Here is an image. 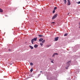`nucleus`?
Wrapping results in <instances>:
<instances>
[{
    "instance_id": "obj_1",
    "label": "nucleus",
    "mask_w": 80,
    "mask_h": 80,
    "mask_svg": "<svg viewBox=\"0 0 80 80\" xmlns=\"http://www.w3.org/2000/svg\"><path fill=\"white\" fill-rule=\"evenodd\" d=\"M37 37H36V38H33V39H32L31 40V43L32 44H33L34 43H33V42H34V41H37Z\"/></svg>"
},
{
    "instance_id": "obj_2",
    "label": "nucleus",
    "mask_w": 80,
    "mask_h": 80,
    "mask_svg": "<svg viewBox=\"0 0 80 80\" xmlns=\"http://www.w3.org/2000/svg\"><path fill=\"white\" fill-rule=\"evenodd\" d=\"M58 15V14H56L55 15H54V16L53 17V18H52V20H54V19H55V18H56V17H57V16Z\"/></svg>"
},
{
    "instance_id": "obj_3",
    "label": "nucleus",
    "mask_w": 80,
    "mask_h": 80,
    "mask_svg": "<svg viewBox=\"0 0 80 80\" xmlns=\"http://www.w3.org/2000/svg\"><path fill=\"white\" fill-rule=\"evenodd\" d=\"M68 5H70V0H68Z\"/></svg>"
},
{
    "instance_id": "obj_4",
    "label": "nucleus",
    "mask_w": 80,
    "mask_h": 80,
    "mask_svg": "<svg viewBox=\"0 0 80 80\" xmlns=\"http://www.w3.org/2000/svg\"><path fill=\"white\" fill-rule=\"evenodd\" d=\"M58 37H57V38H55V39H54V41H58Z\"/></svg>"
},
{
    "instance_id": "obj_5",
    "label": "nucleus",
    "mask_w": 80,
    "mask_h": 80,
    "mask_svg": "<svg viewBox=\"0 0 80 80\" xmlns=\"http://www.w3.org/2000/svg\"><path fill=\"white\" fill-rule=\"evenodd\" d=\"M70 61H69L67 63V65H68H68H70Z\"/></svg>"
},
{
    "instance_id": "obj_6",
    "label": "nucleus",
    "mask_w": 80,
    "mask_h": 80,
    "mask_svg": "<svg viewBox=\"0 0 80 80\" xmlns=\"http://www.w3.org/2000/svg\"><path fill=\"white\" fill-rule=\"evenodd\" d=\"M50 80H56V78H52L50 79Z\"/></svg>"
},
{
    "instance_id": "obj_7",
    "label": "nucleus",
    "mask_w": 80,
    "mask_h": 80,
    "mask_svg": "<svg viewBox=\"0 0 80 80\" xmlns=\"http://www.w3.org/2000/svg\"><path fill=\"white\" fill-rule=\"evenodd\" d=\"M43 40V38H40L39 40V42H42V41Z\"/></svg>"
},
{
    "instance_id": "obj_8",
    "label": "nucleus",
    "mask_w": 80,
    "mask_h": 80,
    "mask_svg": "<svg viewBox=\"0 0 80 80\" xmlns=\"http://www.w3.org/2000/svg\"><path fill=\"white\" fill-rule=\"evenodd\" d=\"M38 45H37V44H35V45H34V48H37V47H38Z\"/></svg>"
},
{
    "instance_id": "obj_9",
    "label": "nucleus",
    "mask_w": 80,
    "mask_h": 80,
    "mask_svg": "<svg viewBox=\"0 0 80 80\" xmlns=\"http://www.w3.org/2000/svg\"><path fill=\"white\" fill-rule=\"evenodd\" d=\"M38 36H39L38 37H43V35H38Z\"/></svg>"
},
{
    "instance_id": "obj_10",
    "label": "nucleus",
    "mask_w": 80,
    "mask_h": 80,
    "mask_svg": "<svg viewBox=\"0 0 80 80\" xmlns=\"http://www.w3.org/2000/svg\"><path fill=\"white\" fill-rule=\"evenodd\" d=\"M29 47H30V48H31V49H33V47L32 46H29Z\"/></svg>"
},
{
    "instance_id": "obj_11",
    "label": "nucleus",
    "mask_w": 80,
    "mask_h": 80,
    "mask_svg": "<svg viewBox=\"0 0 80 80\" xmlns=\"http://www.w3.org/2000/svg\"><path fill=\"white\" fill-rule=\"evenodd\" d=\"M0 12H3V10L1 8H0Z\"/></svg>"
},
{
    "instance_id": "obj_12",
    "label": "nucleus",
    "mask_w": 80,
    "mask_h": 80,
    "mask_svg": "<svg viewBox=\"0 0 80 80\" xmlns=\"http://www.w3.org/2000/svg\"><path fill=\"white\" fill-rule=\"evenodd\" d=\"M45 40H43V41H42V43H45Z\"/></svg>"
},
{
    "instance_id": "obj_13",
    "label": "nucleus",
    "mask_w": 80,
    "mask_h": 80,
    "mask_svg": "<svg viewBox=\"0 0 80 80\" xmlns=\"http://www.w3.org/2000/svg\"><path fill=\"white\" fill-rule=\"evenodd\" d=\"M64 3H67V1L66 0H64Z\"/></svg>"
},
{
    "instance_id": "obj_14",
    "label": "nucleus",
    "mask_w": 80,
    "mask_h": 80,
    "mask_svg": "<svg viewBox=\"0 0 80 80\" xmlns=\"http://www.w3.org/2000/svg\"><path fill=\"white\" fill-rule=\"evenodd\" d=\"M33 70L32 69V68H31L30 70L31 72H33Z\"/></svg>"
},
{
    "instance_id": "obj_15",
    "label": "nucleus",
    "mask_w": 80,
    "mask_h": 80,
    "mask_svg": "<svg viewBox=\"0 0 80 80\" xmlns=\"http://www.w3.org/2000/svg\"><path fill=\"white\" fill-rule=\"evenodd\" d=\"M50 46H51V45H47L46 47H50Z\"/></svg>"
},
{
    "instance_id": "obj_16",
    "label": "nucleus",
    "mask_w": 80,
    "mask_h": 80,
    "mask_svg": "<svg viewBox=\"0 0 80 80\" xmlns=\"http://www.w3.org/2000/svg\"><path fill=\"white\" fill-rule=\"evenodd\" d=\"M40 45L41 46H43V43H40Z\"/></svg>"
},
{
    "instance_id": "obj_17",
    "label": "nucleus",
    "mask_w": 80,
    "mask_h": 80,
    "mask_svg": "<svg viewBox=\"0 0 80 80\" xmlns=\"http://www.w3.org/2000/svg\"><path fill=\"white\" fill-rule=\"evenodd\" d=\"M30 65L32 66V65H33V63L32 62H31L30 63Z\"/></svg>"
},
{
    "instance_id": "obj_18",
    "label": "nucleus",
    "mask_w": 80,
    "mask_h": 80,
    "mask_svg": "<svg viewBox=\"0 0 80 80\" xmlns=\"http://www.w3.org/2000/svg\"><path fill=\"white\" fill-rule=\"evenodd\" d=\"M57 7H55L54 9V10H56V9H57Z\"/></svg>"
},
{
    "instance_id": "obj_19",
    "label": "nucleus",
    "mask_w": 80,
    "mask_h": 80,
    "mask_svg": "<svg viewBox=\"0 0 80 80\" xmlns=\"http://www.w3.org/2000/svg\"><path fill=\"white\" fill-rule=\"evenodd\" d=\"M55 12V10H54L52 12L53 13H54Z\"/></svg>"
},
{
    "instance_id": "obj_20",
    "label": "nucleus",
    "mask_w": 80,
    "mask_h": 80,
    "mask_svg": "<svg viewBox=\"0 0 80 80\" xmlns=\"http://www.w3.org/2000/svg\"><path fill=\"white\" fill-rule=\"evenodd\" d=\"M68 35V34H67V33H66V34H64V36H67V35Z\"/></svg>"
},
{
    "instance_id": "obj_21",
    "label": "nucleus",
    "mask_w": 80,
    "mask_h": 80,
    "mask_svg": "<svg viewBox=\"0 0 80 80\" xmlns=\"http://www.w3.org/2000/svg\"><path fill=\"white\" fill-rule=\"evenodd\" d=\"M77 3H78V4H80V1L79 2H77Z\"/></svg>"
},
{
    "instance_id": "obj_22",
    "label": "nucleus",
    "mask_w": 80,
    "mask_h": 80,
    "mask_svg": "<svg viewBox=\"0 0 80 80\" xmlns=\"http://www.w3.org/2000/svg\"><path fill=\"white\" fill-rule=\"evenodd\" d=\"M54 54L55 55H58V53H54Z\"/></svg>"
},
{
    "instance_id": "obj_23",
    "label": "nucleus",
    "mask_w": 80,
    "mask_h": 80,
    "mask_svg": "<svg viewBox=\"0 0 80 80\" xmlns=\"http://www.w3.org/2000/svg\"><path fill=\"white\" fill-rule=\"evenodd\" d=\"M51 62L52 63H53V60L52 61H51Z\"/></svg>"
},
{
    "instance_id": "obj_24",
    "label": "nucleus",
    "mask_w": 80,
    "mask_h": 80,
    "mask_svg": "<svg viewBox=\"0 0 80 80\" xmlns=\"http://www.w3.org/2000/svg\"><path fill=\"white\" fill-rule=\"evenodd\" d=\"M55 54L54 53V54H53V56H52V57H54V56H55Z\"/></svg>"
},
{
    "instance_id": "obj_25",
    "label": "nucleus",
    "mask_w": 80,
    "mask_h": 80,
    "mask_svg": "<svg viewBox=\"0 0 80 80\" xmlns=\"http://www.w3.org/2000/svg\"><path fill=\"white\" fill-rule=\"evenodd\" d=\"M55 23L54 22H53L51 23Z\"/></svg>"
},
{
    "instance_id": "obj_26",
    "label": "nucleus",
    "mask_w": 80,
    "mask_h": 80,
    "mask_svg": "<svg viewBox=\"0 0 80 80\" xmlns=\"http://www.w3.org/2000/svg\"><path fill=\"white\" fill-rule=\"evenodd\" d=\"M8 51H11V50H10V49H9V50H8Z\"/></svg>"
},
{
    "instance_id": "obj_27",
    "label": "nucleus",
    "mask_w": 80,
    "mask_h": 80,
    "mask_svg": "<svg viewBox=\"0 0 80 80\" xmlns=\"http://www.w3.org/2000/svg\"><path fill=\"white\" fill-rule=\"evenodd\" d=\"M40 73H42V71H40Z\"/></svg>"
},
{
    "instance_id": "obj_28",
    "label": "nucleus",
    "mask_w": 80,
    "mask_h": 80,
    "mask_svg": "<svg viewBox=\"0 0 80 80\" xmlns=\"http://www.w3.org/2000/svg\"><path fill=\"white\" fill-rule=\"evenodd\" d=\"M79 25H80V22H79Z\"/></svg>"
},
{
    "instance_id": "obj_29",
    "label": "nucleus",
    "mask_w": 80,
    "mask_h": 80,
    "mask_svg": "<svg viewBox=\"0 0 80 80\" xmlns=\"http://www.w3.org/2000/svg\"><path fill=\"white\" fill-rule=\"evenodd\" d=\"M68 68H66V69H67Z\"/></svg>"
},
{
    "instance_id": "obj_30",
    "label": "nucleus",
    "mask_w": 80,
    "mask_h": 80,
    "mask_svg": "<svg viewBox=\"0 0 80 80\" xmlns=\"http://www.w3.org/2000/svg\"><path fill=\"white\" fill-rule=\"evenodd\" d=\"M79 28H80V27H79Z\"/></svg>"
}]
</instances>
